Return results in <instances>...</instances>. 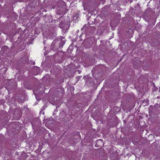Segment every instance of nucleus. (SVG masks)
I'll use <instances>...</instances> for the list:
<instances>
[{"mask_svg":"<svg viewBox=\"0 0 160 160\" xmlns=\"http://www.w3.org/2000/svg\"><path fill=\"white\" fill-rule=\"evenodd\" d=\"M39 90L38 91V90H33V92L35 94V97H36V99L38 100H40L41 98L39 97L38 96V95L36 94H37L38 93H40V92H41V91H42V88H41V89H42L41 90L40 88H39Z\"/></svg>","mask_w":160,"mask_h":160,"instance_id":"nucleus-1","label":"nucleus"},{"mask_svg":"<svg viewBox=\"0 0 160 160\" xmlns=\"http://www.w3.org/2000/svg\"><path fill=\"white\" fill-rule=\"evenodd\" d=\"M36 68V69L37 70H39V68Z\"/></svg>","mask_w":160,"mask_h":160,"instance_id":"nucleus-2","label":"nucleus"},{"mask_svg":"<svg viewBox=\"0 0 160 160\" xmlns=\"http://www.w3.org/2000/svg\"><path fill=\"white\" fill-rule=\"evenodd\" d=\"M84 10H85V8H84Z\"/></svg>","mask_w":160,"mask_h":160,"instance_id":"nucleus-3","label":"nucleus"}]
</instances>
